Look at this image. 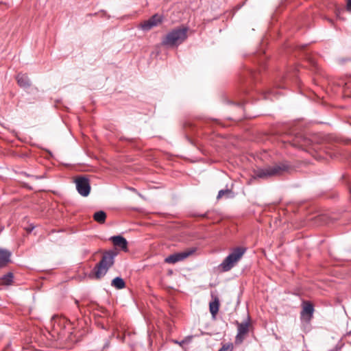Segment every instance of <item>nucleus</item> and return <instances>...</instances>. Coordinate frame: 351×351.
Wrapping results in <instances>:
<instances>
[{"label":"nucleus","instance_id":"nucleus-14","mask_svg":"<svg viewBox=\"0 0 351 351\" xmlns=\"http://www.w3.org/2000/svg\"><path fill=\"white\" fill-rule=\"evenodd\" d=\"M111 285L117 289H122L125 288V283L121 278L116 277L112 280Z\"/></svg>","mask_w":351,"mask_h":351},{"label":"nucleus","instance_id":"nucleus-3","mask_svg":"<svg viewBox=\"0 0 351 351\" xmlns=\"http://www.w3.org/2000/svg\"><path fill=\"white\" fill-rule=\"evenodd\" d=\"M245 252L246 248L243 247L233 249L232 252L219 265V268L222 271L230 270L241 260Z\"/></svg>","mask_w":351,"mask_h":351},{"label":"nucleus","instance_id":"nucleus-17","mask_svg":"<svg viewBox=\"0 0 351 351\" xmlns=\"http://www.w3.org/2000/svg\"><path fill=\"white\" fill-rule=\"evenodd\" d=\"M219 300L217 298H215L213 302L210 303V304H209L210 311L213 315H215L217 313V312L219 311Z\"/></svg>","mask_w":351,"mask_h":351},{"label":"nucleus","instance_id":"nucleus-1","mask_svg":"<svg viewBox=\"0 0 351 351\" xmlns=\"http://www.w3.org/2000/svg\"><path fill=\"white\" fill-rule=\"evenodd\" d=\"M117 253L113 251H108L104 253L101 261L95 265L92 271L91 275L95 279H100L104 277L108 269L114 265V257Z\"/></svg>","mask_w":351,"mask_h":351},{"label":"nucleus","instance_id":"nucleus-11","mask_svg":"<svg viewBox=\"0 0 351 351\" xmlns=\"http://www.w3.org/2000/svg\"><path fill=\"white\" fill-rule=\"evenodd\" d=\"M11 253L3 249H0V267L5 266L9 261Z\"/></svg>","mask_w":351,"mask_h":351},{"label":"nucleus","instance_id":"nucleus-20","mask_svg":"<svg viewBox=\"0 0 351 351\" xmlns=\"http://www.w3.org/2000/svg\"><path fill=\"white\" fill-rule=\"evenodd\" d=\"M346 10L351 12V0H347Z\"/></svg>","mask_w":351,"mask_h":351},{"label":"nucleus","instance_id":"nucleus-13","mask_svg":"<svg viewBox=\"0 0 351 351\" xmlns=\"http://www.w3.org/2000/svg\"><path fill=\"white\" fill-rule=\"evenodd\" d=\"M17 82L21 87H27L29 86V80L26 74H19L16 77Z\"/></svg>","mask_w":351,"mask_h":351},{"label":"nucleus","instance_id":"nucleus-15","mask_svg":"<svg viewBox=\"0 0 351 351\" xmlns=\"http://www.w3.org/2000/svg\"><path fill=\"white\" fill-rule=\"evenodd\" d=\"M93 219L99 223H104L106 219V214L102 210L97 211L93 215Z\"/></svg>","mask_w":351,"mask_h":351},{"label":"nucleus","instance_id":"nucleus-8","mask_svg":"<svg viewBox=\"0 0 351 351\" xmlns=\"http://www.w3.org/2000/svg\"><path fill=\"white\" fill-rule=\"evenodd\" d=\"M76 189L78 193L86 197L89 195L90 191V186L89 180L84 177H79L75 179Z\"/></svg>","mask_w":351,"mask_h":351},{"label":"nucleus","instance_id":"nucleus-7","mask_svg":"<svg viewBox=\"0 0 351 351\" xmlns=\"http://www.w3.org/2000/svg\"><path fill=\"white\" fill-rule=\"evenodd\" d=\"M195 250L193 249H189L181 252L171 254L165 258V262L167 263L174 264L188 258L189 256L193 254Z\"/></svg>","mask_w":351,"mask_h":351},{"label":"nucleus","instance_id":"nucleus-2","mask_svg":"<svg viewBox=\"0 0 351 351\" xmlns=\"http://www.w3.org/2000/svg\"><path fill=\"white\" fill-rule=\"evenodd\" d=\"M186 28H177L169 32L163 38L162 44L168 47H174L181 44L187 38Z\"/></svg>","mask_w":351,"mask_h":351},{"label":"nucleus","instance_id":"nucleus-6","mask_svg":"<svg viewBox=\"0 0 351 351\" xmlns=\"http://www.w3.org/2000/svg\"><path fill=\"white\" fill-rule=\"evenodd\" d=\"M237 326V334L235 337L234 343L237 345H239L243 343L244 339L247 337L250 328V324L249 322H244L239 323L236 322Z\"/></svg>","mask_w":351,"mask_h":351},{"label":"nucleus","instance_id":"nucleus-19","mask_svg":"<svg viewBox=\"0 0 351 351\" xmlns=\"http://www.w3.org/2000/svg\"><path fill=\"white\" fill-rule=\"evenodd\" d=\"M232 350L233 344L232 343H228L223 345L219 351H232Z\"/></svg>","mask_w":351,"mask_h":351},{"label":"nucleus","instance_id":"nucleus-12","mask_svg":"<svg viewBox=\"0 0 351 351\" xmlns=\"http://www.w3.org/2000/svg\"><path fill=\"white\" fill-rule=\"evenodd\" d=\"M313 313V306L308 302H304L302 315L304 317L306 315L308 319L312 317Z\"/></svg>","mask_w":351,"mask_h":351},{"label":"nucleus","instance_id":"nucleus-21","mask_svg":"<svg viewBox=\"0 0 351 351\" xmlns=\"http://www.w3.org/2000/svg\"><path fill=\"white\" fill-rule=\"evenodd\" d=\"M293 146H299V147L302 146V145H298L296 143H293Z\"/></svg>","mask_w":351,"mask_h":351},{"label":"nucleus","instance_id":"nucleus-18","mask_svg":"<svg viewBox=\"0 0 351 351\" xmlns=\"http://www.w3.org/2000/svg\"><path fill=\"white\" fill-rule=\"evenodd\" d=\"M232 192L230 189H226V190H220L217 195V199H221L223 196H227L229 197L230 194H232Z\"/></svg>","mask_w":351,"mask_h":351},{"label":"nucleus","instance_id":"nucleus-5","mask_svg":"<svg viewBox=\"0 0 351 351\" xmlns=\"http://www.w3.org/2000/svg\"><path fill=\"white\" fill-rule=\"evenodd\" d=\"M285 170V166L274 165L264 169H259L255 172L256 177L266 179L280 175Z\"/></svg>","mask_w":351,"mask_h":351},{"label":"nucleus","instance_id":"nucleus-16","mask_svg":"<svg viewBox=\"0 0 351 351\" xmlns=\"http://www.w3.org/2000/svg\"><path fill=\"white\" fill-rule=\"evenodd\" d=\"M13 281V274L8 273L0 278V285H10Z\"/></svg>","mask_w":351,"mask_h":351},{"label":"nucleus","instance_id":"nucleus-4","mask_svg":"<svg viewBox=\"0 0 351 351\" xmlns=\"http://www.w3.org/2000/svg\"><path fill=\"white\" fill-rule=\"evenodd\" d=\"M245 252L246 248L243 247L233 249L232 252L219 265V268L222 271L230 270L241 260Z\"/></svg>","mask_w":351,"mask_h":351},{"label":"nucleus","instance_id":"nucleus-9","mask_svg":"<svg viewBox=\"0 0 351 351\" xmlns=\"http://www.w3.org/2000/svg\"><path fill=\"white\" fill-rule=\"evenodd\" d=\"M162 21V16L159 14H154L150 19L143 21L141 24V28L145 31H148L154 27L158 26Z\"/></svg>","mask_w":351,"mask_h":351},{"label":"nucleus","instance_id":"nucleus-10","mask_svg":"<svg viewBox=\"0 0 351 351\" xmlns=\"http://www.w3.org/2000/svg\"><path fill=\"white\" fill-rule=\"evenodd\" d=\"M111 240L115 246L120 247L124 251H127L128 242L123 237L114 236L111 238Z\"/></svg>","mask_w":351,"mask_h":351}]
</instances>
